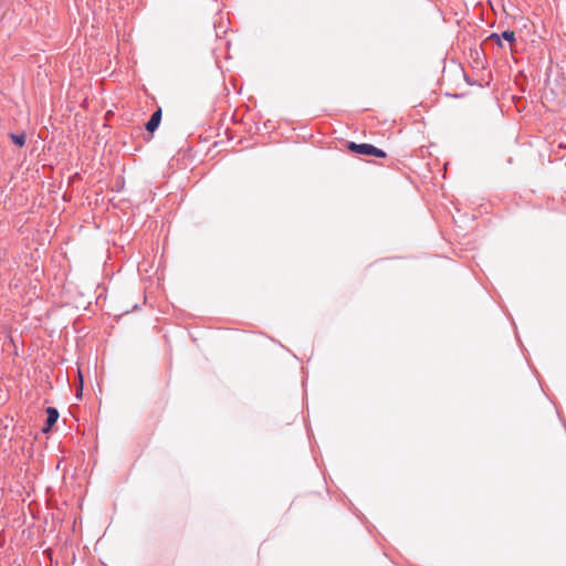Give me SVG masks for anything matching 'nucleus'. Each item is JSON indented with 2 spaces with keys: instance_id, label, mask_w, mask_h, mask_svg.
Returning <instances> with one entry per match:
<instances>
[{
  "instance_id": "1",
  "label": "nucleus",
  "mask_w": 566,
  "mask_h": 566,
  "mask_svg": "<svg viewBox=\"0 0 566 566\" xmlns=\"http://www.w3.org/2000/svg\"><path fill=\"white\" fill-rule=\"evenodd\" d=\"M346 148L350 153L363 155V156H374L377 158H386L387 154L380 148H377L376 146L371 144H357L355 142H347Z\"/></svg>"
},
{
  "instance_id": "2",
  "label": "nucleus",
  "mask_w": 566,
  "mask_h": 566,
  "mask_svg": "<svg viewBox=\"0 0 566 566\" xmlns=\"http://www.w3.org/2000/svg\"><path fill=\"white\" fill-rule=\"evenodd\" d=\"M46 412V420L42 428V432L48 434L52 431L53 426L56 423L60 413L55 407H48L45 409Z\"/></svg>"
},
{
  "instance_id": "3",
  "label": "nucleus",
  "mask_w": 566,
  "mask_h": 566,
  "mask_svg": "<svg viewBox=\"0 0 566 566\" xmlns=\"http://www.w3.org/2000/svg\"><path fill=\"white\" fill-rule=\"evenodd\" d=\"M163 116L161 107H157V109L150 115V118L145 124V129L153 134L160 125Z\"/></svg>"
},
{
  "instance_id": "4",
  "label": "nucleus",
  "mask_w": 566,
  "mask_h": 566,
  "mask_svg": "<svg viewBox=\"0 0 566 566\" xmlns=\"http://www.w3.org/2000/svg\"><path fill=\"white\" fill-rule=\"evenodd\" d=\"M9 138L15 146L23 147L25 145L27 135L24 132L20 134L10 133Z\"/></svg>"
},
{
  "instance_id": "5",
  "label": "nucleus",
  "mask_w": 566,
  "mask_h": 566,
  "mask_svg": "<svg viewBox=\"0 0 566 566\" xmlns=\"http://www.w3.org/2000/svg\"><path fill=\"white\" fill-rule=\"evenodd\" d=\"M492 42L496 44L499 48L503 46L502 38L497 33H491L484 41V43Z\"/></svg>"
},
{
  "instance_id": "6",
  "label": "nucleus",
  "mask_w": 566,
  "mask_h": 566,
  "mask_svg": "<svg viewBox=\"0 0 566 566\" xmlns=\"http://www.w3.org/2000/svg\"><path fill=\"white\" fill-rule=\"evenodd\" d=\"M501 38L505 41H507L510 44L515 43V33L511 30H505L501 33Z\"/></svg>"
},
{
  "instance_id": "7",
  "label": "nucleus",
  "mask_w": 566,
  "mask_h": 566,
  "mask_svg": "<svg viewBox=\"0 0 566 566\" xmlns=\"http://www.w3.org/2000/svg\"><path fill=\"white\" fill-rule=\"evenodd\" d=\"M78 376H80L81 384H80V386L76 388V397H77L78 399H81V398H82V394H83V379H82V375H81V373H78Z\"/></svg>"
},
{
  "instance_id": "8",
  "label": "nucleus",
  "mask_w": 566,
  "mask_h": 566,
  "mask_svg": "<svg viewBox=\"0 0 566 566\" xmlns=\"http://www.w3.org/2000/svg\"><path fill=\"white\" fill-rule=\"evenodd\" d=\"M462 75H463V77H464L465 80H468V77H467V73L462 72Z\"/></svg>"
}]
</instances>
